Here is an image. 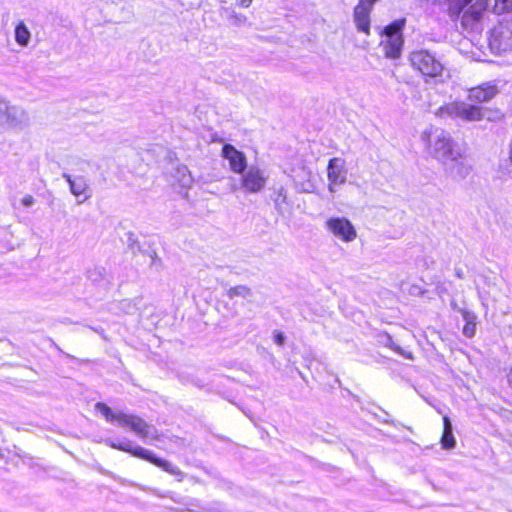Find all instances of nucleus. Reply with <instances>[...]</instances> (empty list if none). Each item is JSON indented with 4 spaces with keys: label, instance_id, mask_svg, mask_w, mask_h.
I'll list each match as a JSON object with an SVG mask.
<instances>
[{
    "label": "nucleus",
    "instance_id": "obj_1",
    "mask_svg": "<svg viewBox=\"0 0 512 512\" xmlns=\"http://www.w3.org/2000/svg\"><path fill=\"white\" fill-rule=\"evenodd\" d=\"M429 154L438 160L453 178L463 179L471 171L464 150L441 128L430 127L421 136Z\"/></svg>",
    "mask_w": 512,
    "mask_h": 512
},
{
    "label": "nucleus",
    "instance_id": "obj_2",
    "mask_svg": "<svg viewBox=\"0 0 512 512\" xmlns=\"http://www.w3.org/2000/svg\"><path fill=\"white\" fill-rule=\"evenodd\" d=\"M95 408L107 421H116L122 427H129L142 439L154 438L156 430L138 416L123 412H113L112 409L102 402H97Z\"/></svg>",
    "mask_w": 512,
    "mask_h": 512
},
{
    "label": "nucleus",
    "instance_id": "obj_3",
    "mask_svg": "<svg viewBox=\"0 0 512 512\" xmlns=\"http://www.w3.org/2000/svg\"><path fill=\"white\" fill-rule=\"evenodd\" d=\"M105 443L113 449L128 452L135 457L147 460L155 464L156 466L162 468L169 474L176 476L178 481H182L184 478V473L177 466L173 465L167 460L157 458L147 449H144L140 446H134L133 442L130 440H124L118 443L113 440L107 439Z\"/></svg>",
    "mask_w": 512,
    "mask_h": 512
},
{
    "label": "nucleus",
    "instance_id": "obj_4",
    "mask_svg": "<svg viewBox=\"0 0 512 512\" xmlns=\"http://www.w3.org/2000/svg\"><path fill=\"white\" fill-rule=\"evenodd\" d=\"M408 59L412 68L425 77L436 78L443 74L444 65L430 50L415 49L409 53Z\"/></svg>",
    "mask_w": 512,
    "mask_h": 512
},
{
    "label": "nucleus",
    "instance_id": "obj_5",
    "mask_svg": "<svg viewBox=\"0 0 512 512\" xmlns=\"http://www.w3.org/2000/svg\"><path fill=\"white\" fill-rule=\"evenodd\" d=\"M485 112L486 109L481 106L463 101H453L439 107L436 111V115L441 118H459L466 122H474L483 120L485 118Z\"/></svg>",
    "mask_w": 512,
    "mask_h": 512
},
{
    "label": "nucleus",
    "instance_id": "obj_6",
    "mask_svg": "<svg viewBox=\"0 0 512 512\" xmlns=\"http://www.w3.org/2000/svg\"><path fill=\"white\" fill-rule=\"evenodd\" d=\"M0 126L13 131H22L30 126L29 114L21 106L11 105L0 99Z\"/></svg>",
    "mask_w": 512,
    "mask_h": 512
},
{
    "label": "nucleus",
    "instance_id": "obj_7",
    "mask_svg": "<svg viewBox=\"0 0 512 512\" xmlns=\"http://www.w3.org/2000/svg\"><path fill=\"white\" fill-rule=\"evenodd\" d=\"M405 23L406 20L402 18L385 27L383 34L386 39L381 44L387 58L397 59L400 57L404 44L402 30Z\"/></svg>",
    "mask_w": 512,
    "mask_h": 512
},
{
    "label": "nucleus",
    "instance_id": "obj_8",
    "mask_svg": "<svg viewBox=\"0 0 512 512\" xmlns=\"http://www.w3.org/2000/svg\"><path fill=\"white\" fill-rule=\"evenodd\" d=\"M267 183L265 172L256 165H250L241 173V187L249 193L261 192Z\"/></svg>",
    "mask_w": 512,
    "mask_h": 512
},
{
    "label": "nucleus",
    "instance_id": "obj_9",
    "mask_svg": "<svg viewBox=\"0 0 512 512\" xmlns=\"http://www.w3.org/2000/svg\"><path fill=\"white\" fill-rule=\"evenodd\" d=\"M492 49L507 51L512 49V23H500L495 26L489 38Z\"/></svg>",
    "mask_w": 512,
    "mask_h": 512
},
{
    "label": "nucleus",
    "instance_id": "obj_10",
    "mask_svg": "<svg viewBox=\"0 0 512 512\" xmlns=\"http://www.w3.org/2000/svg\"><path fill=\"white\" fill-rule=\"evenodd\" d=\"M491 0H476L462 15L461 25L466 30L478 28Z\"/></svg>",
    "mask_w": 512,
    "mask_h": 512
},
{
    "label": "nucleus",
    "instance_id": "obj_11",
    "mask_svg": "<svg viewBox=\"0 0 512 512\" xmlns=\"http://www.w3.org/2000/svg\"><path fill=\"white\" fill-rule=\"evenodd\" d=\"M326 227L334 236L345 242H351L357 236L354 226L344 217L330 218L326 222Z\"/></svg>",
    "mask_w": 512,
    "mask_h": 512
},
{
    "label": "nucleus",
    "instance_id": "obj_12",
    "mask_svg": "<svg viewBox=\"0 0 512 512\" xmlns=\"http://www.w3.org/2000/svg\"><path fill=\"white\" fill-rule=\"evenodd\" d=\"M347 171L343 159L334 157L329 160L327 166V177L329 180V191L334 193V186L342 185L346 182Z\"/></svg>",
    "mask_w": 512,
    "mask_h": 512
},
{
    "label": "nucleus",
    "instance_id": "obj_13",
    "mask_svg": "<svg viewBox=\"0 0 512 512\" xmlns=\"http://www.w3.org/2000/svg\"><path fill=\"white\" fill-rule=\"evenodd\" d=\"M222 156L229 161L230 168L235 173L241 174L248 167L245 154L230 144L223 146Z\"/></svg>",
    "mask_w": 512,
    "mask_h": 512
},
{
    "label": "nucleus",
    "instance_id": "obj_14",
    "mask_svg": "<svg viewBox=\"0 0 512 512\" xmlns=\"http://www.w3.org/2000/svg\"><path fill=\"white\" fill-rule=\"evenodd\" d=\"M62 177L68 182L70 192L76 196H82L84 195V199L78 201V203H83L85 200L90 198V194H87L89 191V185L87 183V180L83 176H77L75 178H72L70 174L63 173Z\"/></svg>",
    "mask_w": 512,
    "mask_h": 512
},
{
    "label": "nucleus",
    "instance_id": "obj_15",
    "mask_svg": "<svg viewBox=\"0 0 512 512\" xmlns=\"http://www.w3.org/2000/svg\"><path fill=\"white\" fill-rule=\"evenodd\" d=\"M271 198L279 215L285 216L286 213L290 212L291 203L288 199L287 189L284 186L275 187Z\"/></svg>",
    "mask_w": 512,
    "mask_h": 512
},
{
    "label": "nucleus",
    "instance_id": "obj_16",
    "mask_svg": "<svg viewBox=\"0 0 512 512\" xmlns=\"http://www.w3.org/2000/svg\"><path fill=\"white\" fill-rule=\"evenodd\" d=\"M498 90L496 86L491 84H483L479 87L472 88L469 91L468 99L471 102H487L491 100L496 94Z\"/></svg>",
    "mask_w": 512,
    "mask_h": 512
},
{
    "label": "nucleus",
    "instance_id": "obj_17",
    "mask_svg": "<svg viewBox=\"0 0 512 512\" xmlns=\"http://www.w3.org/2000/svg\"><path fill=\"white\" fill-rule=\"evenodd\" d=\"M370 14L365 11L364 8L355 7L354 8V22L358 31H361L367 35L370 34Z\"/></svg>",
    "mask_w": 512,
    "mask_h": 512
},
{
    "label": "nucleus",
    "instance_id": "obj_18",
    "mask_svg": "<svg viewBox=\"0 0 512 512\" xmlns=\"http://www.w3.org/2000/svg\"><path fill=\"white\" fill-rule=\"evenodd\" d=\"M444 431L441 438V445L444 449H452L456 445L455 438L453 436L452 424L447 416L443 418Z\"/></svg>",
    "mask_w": 512,
    "mask_h": 512
},
{
    "label": "nucleus",
    "instance_id": "obj_19",
    "mask_svg": "<svg viewBox=\"0 0 512 512\" xmlns=\"http://www.w3.org/2000/svg\"><path fill=\"white\" fill-rule=\"evenodd\" d=\"M462 317L466 321V324L463 328V334L466 337L471 338L474 336L475 331H476V323H475L476 316L473 312H470L468 310H463Z\"/></svg>",
    "mask_w": 512,
    "mask_h": 512
},
{
    "label": "nucleus",
    "instance_id": "obj_20",
    "mask_svg": "<svg viewBox=\"0 0 512 512\" xmlns=\"http://www.w3.org/2000/svg\"><path fill=\"white\" fill-rule=\"evenodd\" d=\"M471 1L472 0H445V3L447 5L449 15L451 17H459L460 13Z\"/></svg>",
    "mask_w": 512,
    "mask_h": 512
},
{
    "label": "nucleus",
    "instance_id": "obj_21",
    "mask_svg": "<svg viewBox=\"0 0 512 512\" xmlns=\"http://www.w3.org/2000/svg\"><path fill=\"white\" fill-rule=\"evenodd\" d=\"M15 40L21 46H27L29 43L30 32L23 22H20L15 28Z\"/></svg>",
    "mask_w": 512,
    "mask_h": 512
},
{
    "label": "nucleus",
    "instance_id": "obj_22",
    "mask_svg": "<svg viewBox=\"0 0 512 512\" xmlns=\"http://www.w3.org/2000/svg\"><path fill=\"white\" fill-rule=\"evenodd\" d=\"M226 295L230 299H233L235 297L247 298L252 295V291L249 287H247L245 285H238V286L229 288L226 292Z\"/></svg>",
    "mask_w": 512,
    "mask_h": 512
},
{
    "label": "nucleus",
    "instance_id": "obj_23",
    "mask_svg": "<svg viewBox=\"0 0 512 512\" xmlns=\"http://www.w3.org/2000/svg\"><path fill=\"white\" fill-rule=\"evenodd\" d=\"M512 9V0H494L493 11L502 14Z\"/></svg>",
    "mask_w": 512,
    "mask_h": 512
},
{
    "label": "nucleus",
    "instance_id": "obj_24",
    "mask_svg": "<svg viewBox=\"0 0 512 512\" xmlns=\"http://www.w3.org/2000/svg\"><path fill=\"white\" fill-rule=\"evenodd\" d=\"M177 173L179 174L178 181L182 186L188 187L192 183L191 175L186 166H179L177 168Z\"/></svg>",
    "mask_w": 512,
    "mask_h": 512
},
{
    "label": "nucleus",
    "instance_id": "obj_25",
    "mask_svg": "<svg viewBox=\"0 0 512 512\" xmlns=\"http://www.w3.org/2000/svg\"><path fill=\"white\" fill-rule=\"evenodd\" d=\"M386 346H388L393 351H395L396 353L400 354L401 356H403L406 359H411V360L413 359L412 353L403 350L398 344L393 342V340H392V338L390 336L387 337Z\"/></svg>",
    "mask_w": 512,
    "mask_h": 512
},
{
    "label": "nucleus",
    "instance_id": "obj_26",
    "mask_svg": "<svg viewBox=\"0 0 512 512\" xmlns=\"http://www.w3.org/2000/svg\"><path fill=\"white\" fill-rule=\"evenodd\" d=\"M229 21L233 26L239 27V26L245 25L247 23V17L243 14H237V13L233 12L229 16Z\"/></svg>",
    "mask_w": 512,
    "mask_h": 512
},
{
    "label": "nucleus",
    "instance_id": "obj_27",
    "mask_svg": "<svg viewBox=\"0 0 512 512\" xmlns=\"http://www.w3.org/2000/svg\"><path fill=\"white\" fill-rule=\"evenodd\" d=\"M379 0H359V3L356 5L359 8H364L365 11L371 13L373 10V6Z\"/></svg>",
    "mask_w": 512,
    "mask_h": 512
},
{
    "label": "nucleus",
    "instance_id": "obj_28",
    "mask_svg": "<svg viewBox=\"0 0 512 512\" xmlns=\"http://www.w3.org/2000/svg\"><path fill=\"white\" fill-rule=\"evenodd\" d=\"M274 341L278 345H283L285 342V336L282 332H276L274 335Z\"/></svg>",
    "mask_w": 512,
    "mask_h": 512
},
{
    "label": "nucleus",
    "instance_id": "obj_29",
    "mask_svg": "<svg viewBox=\"0 0 512 512\" xmlns=\"http://www.w3.org/2000/svg\"><path fill=\"white\" fill-rule=\"evenodd\" d=\"M34 198L32 195H26L22 199V204L26 207H30L34 204Z\"/></svg>",
    "mask_w": 512,
    "mask_h": 512
},
{
    "label": "nucleus",
    "instance_id": "obj_30",
    "mask_svg": "<svg viewBox=\"0 0 512 512\" xmlns=\"http://www.w3.org/2000/svg\"><path fill=\"white\" fill-rule=\"evenodd\" d=\"M253 0H237L239 6L247 8L250 6Z\"/></svg>",
    "mask_w": 512,
    "mask_h": 512
},
{
    "label": "nucleus",
    "instance_id": "obj_31",
    "mask_svg": "<svg viewBox=\"0 0 512 512\" xmlns=\"http://www.w3.org/2000/svg\"><path fill=\"white\" fill-rule=\"evenodd\" d=\"M455 275H456L458 278H460V279L464 278L463 270H462V269H460V268H456V269H455Z\"/></svg>",
    "mask_w": 512,
    "mask_h": 512
},
{
    "label": "nucleus",
    "instance_id": "obj_32",
    "mask_svg": "<svg viewBox=\"0 0 512 512\" xmlns=\"http://www.w3.org/2000/svg\"><path fill=\"white\" fill-rule=\"evenodd\" d=\"M450 305H451L452 309H454V310H456V311H459V312L462 314V311H463L464 309H460V308L458 307V305H457L456 301H451Z\"/></svg>",
    "mask_w": 512,
    "mask_h": 512
},
{
    "label": "nucleus",
    "instance_id": "obj_33",
    "mask_svg": "<svg viewBox=\"0 0 512 512\" xmlns=\"http://www.w3.org/2000/svg\"><path fill=\"white\" fill-rule=\"evenodd\" d=\"M507 380H508L509 386L512 388V370L509 371V373L507 375Z\"/></svg>",
    "mask_w": 512,
    "mask_h": 512
},
{
    "label": "nucleus",
    "instance_id": "obj_34",
    "mask_svg": "<svg viewBox=\"0 0 512 512\" xmlns=\"http://www.w3.org/2000/svg\"><path fill=\"white\" fill-rule=\"evenodd\" d=\"M96 333L100 334L103 338H105L103 329L92 328Z\"/></svg>",
    "mask_w": 512,
    "mask_h": 512
},
{
    "label": "nucleus",
    "instance_id": "obj_35",
    "mask_svg": "<svg viewBox=\"0 0 512 512\" xmlns=\"http://www.w3.org/2000/svg\"><path fill=\"white\" fill-rule=\"evenodd\" d=\"M173 512H194L191 509H175Z\"/></svg>",
    "mask_w": 512,
    "mask_h": 512
},
{
    "label": "nucleus",
    "instance_id": "obj_36",
    "mask_svg": "<svg viewBox=\"0 0 512 512\" xmlns=\"http://www.w3.org/2000/svg\"><path fill=\"white\" fill-rule=\"evenodd\" d=\"M303 191H305V192H311L312 190H311V188H310V187H307V188H304V189H303Z\"/></svg>",
    "mask_w": 512,
    "mask_h": 512
}]
</instances>
